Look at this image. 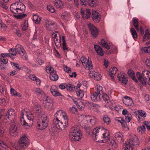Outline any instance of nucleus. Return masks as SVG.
<instances>
[{"label":"nucleus","mask_w":150,"mask_h":150,"mask_svg":"<svg viewBox=\"0 0 150 150\" xmlns=\"http://www.w3.org/2000/svg\"><path fill=\"white\" fill-rule=\"evenodd\" d=\"M53 123L57 128L64 130L68 124L67 116L62 111H58L54 115Z\"/></svg>","instance_id":"nucleus-1"},{"label":"nucleus","mask_w":150,"mask_h":150,"mask_svg":"<svg viewBox=\"0 0 150 150\" xmlns=\"http://www.w3.org/2000/svg\"><path fill=\"white\" fill-rule=\"evenodd\" d=\"M92 136L95 137L94 140L97 142L105 143L109 139V133L104 128L96 127L93 129Z\"/></svg>","instance_id":"nucleus-2"},{"label":"nucleus","mask_w":150,"mask_h":150,"mask_svg":"<svg viewBox=\"0 0 150 150\" xmlns=\"http://www.w3.org/2000/svg\"><path fill=\"white\" fill-rule=\"evenodd\" d=\"M97 120V119L94 116L88 115L86 116L83 118L82 123L84 127L87 129L89 127L96 125Z\"/></svg>","instance_id":"nucleus-3"},{"label":"nucleus","mask_w":150,"mask_h":150,"mask_svg":"<svg viewBox=\"0 0 150 150\" xmlns=\"http://www.w3.org/2000/svg\"><path fill=\"white\" fill-rule=\"evenodd\" d=\"M29 143V141L27 137L24 135L21 137L19 140L17 145L16 146L13 145L14 148L18 150H21L27 147Z\"/></svg>","instance_id":"nucleus-4"},{"label":"nucleus","mask_w":150,"mask_h":150,"mask_svg":"<svg viewBox=\"0 0 150 150\" xmlns=\"http://www.w3.org/2000/svg\"><path fill=\"white\" fill-rule=\"evenodd\" d=\"M48 123V120L47 115L41 116L37 121V128L40 130L45 129L47 127Z\"/></svg>","instance_id":"nucleus-5"},{"label":"nucleus","mask_w":150,"mask_h":150,"mask_svg":"<svg viewBox=\"0 0 150 150\" xmlns=\"http://www.w3.org/2000/svg\"><path fill=\"white\" fill-rule=\"evenodd\" d=\"M81 60L83 65L86 69L91 70L93 69V67L91 61L87 59V58L84 56L81 57Z\"/></svg>","instance_id":"nucleus-6"},{"label":"nucleus","mask_w":150,"mask_h":150,"mask_svg":"<svg viewBox=\"0 0 150 150\" xmlns=\"http://www.w3.org/2000/svg\"><path fill=\"white\" fill-rule=\"evenodd\" d=\"M16 47L17 54H20L23 59H27V55L23 47L21 45L18 44L16 46Z\"/></svg>","instance_id":"nucleus-7"},{"label":"nucleus","mask_w":150,"mask_h":150,"mask_svg":"<svg viewBox=\"0 0 150 150\" xmlns=\"http://www.w3.org/2000/svg\"><path fill=\"white\" fill-rule=\"evenodd\" d=\"M16 122L14 120H11L10 124L9 133L12 136H16L18 134Z\"/></svg>","instance_id":"nucleus-8"},{"label":"nucleus","mask_w":150,"mask_h":150,"mask_svg":"<svg viewBox=\"0 0 150 150\" xmlns=\"http://www.w3.org/2000/svg\"><path fill=\"white\" fill-rule=\"evenodd\" d=\"M46 29L49 31H53L56 27V24L55 22L50 19H47L45 21Z\"/></svg>","instance_id":"nucleus-9"},{"label":"nucleus","mask_w":150,"mask_h":150,"mask_svg":"<svg viewBox=\"0 0 150 150\" xmlns=\"http://www.w3.org/2000/svg\"><path fill=\"white\" fill-rule=\"evenodd\" d=\"M88 26L92 35L94 38H96L97 36L98 32L97 28L91 23L88 24Z\"/></svg>","instance_id":"nucleus-10"},{"label":"nucleus","mask_w":150,"mask_h":150,"mask_svg":"<svg viewBox=\"0 0 150 150\" xmlns=\"http://www.w3.org/2000/svg\"><path fill=\"white\" fill-rule=\"evenodd\" d=\"M82 137L81 133L70 134L69 138L72 142H76L80 141Z\"/></svg>","instance_id":"nucleus-11"},{"label":"nucleus","mask_w":150,"mask_h":150,"mask_svg":"<svg viewBox=\"0 0 150 150\" xmlns=\"http://www.w3.org/2000/svg\"><path fill=\"white\" fill-rule=\"evenodd\" d=\"M15 117V112L13 109H9L6 115L4 116L5 119H7L13 120Z\"/></svg>","instance_id":"nucleus-12"},{"label":"nucleus","mask_w":150,"mask_h":150,"mask_svg":"<svg viewBox=\"0 0 150 150\" xmlns=\"http://www.w3.org/2000/svg\"><path fill=\"white\" fill-rule=\"evenodd\" d=\"M17 14H20L24 12L26 9L25 6L22 2L17 1Z\"/></svg>","instance_id":"nucleus-13"},{"label":"nucleus","mask_w":150,"mask_h":150,"mask_svg":"<svg viewBox=\"0 0 150 150\" xmlns=\"http://www.w3.org/2000/svg\"><path fill=\"white\" fill-rule=\"evenodd\" d=\"M117 77L119 81L122 82L124 84H126L127 83L128 79L123 72H121L118 74Z\"/></svg>","instance_id":"nucleus-14"},{"label":"nucleus","mask_w":150,"mask_h":150,"mask_svg":"<svg viewBox=\"0 0 150 150\" xmlns=\"http://www.w3.org/2000/svg\"><path fill=\"white\" fill-rule=\"evenodd\" d=\"M34 112L36 115L41 117V116L46 115L45 112L43 111L40 105H37L35 106Z\"/></svg>","instance_id":"nucleus-15"},{"label":"nucleus","mask_w":150,"mask_h":150,"mask_svg":"<svg viewBox=\"0 0 150 150\" xmlns=\"http://www.w3.org/2000/svg\"><path fill=\"white\" fill-rule=\"evenodd\" d=\"M93 21L96 23H98L101 18V15L96 11L93 12L91 15Z\"/></svg>","instance_id":"nucleus-16"},{"label":"nucleus","mask_w":150,"mask_h":150,"mask_svg":"<svg viewBox=\"0 0 150 150\" xmlns=\"http://www.w3.org/2000/svg\"><path fill=\"white\" fill-rule=\"evenodd\" d=\"M50 90L51 93L54 96H62L55 86H52L51 87Z\"/></svg>","instance_id":"nucleus-17"},{"label":"nucleus","mask_w":150,"mask_h":150,"mask_svg":"<svg viewBox=\"0 0 150 150\" xmlns=\"http://www.w3.org/2000/svg\"><path fill=\"white\" fill-rule=\"evenodd\" d=\"M124 98L122 99L123 103L128 106H132L134 105V103L132 99L130 97L125 96Z\"/></svg>","instance_id":"nucleus-18"},{"label":"nucleus","mask_w":150,"mask_h":150,"mask_svg":"<svg viewBox=\"0 0 150 150\" xmlns=\"http://www.w3.org/2000/svg\"><path fill=\"white\" fill-rule=\"evenodd\" d=\"M101 95L100 93L95 92L91 96V98L92 101L95 102L100 101V100Z\"/></svg>","instance_id":"nucleus-19"},{"label":"nucleus","mask_w":150,"mask_h":150,"mask_svg":"<svg viewBox=\"0 0 150 150\" xmlns=\"http://www.w3.org/2000/svg\"><path fill=\"white\" fill-rule=\"evenodd\" d=\"M142 74L148 84L150 85V72L146 70H145L142 71Z\"/></svg>","instance_id":"nucleus-20"},{"label":"nucleus","mask_w":150,"mask_h":150,"mask_svg":"<svg viewBox=\"0 0 150 150\" xmlns=\"http://www.w3.org/2000/svg\"><path fill=\"white\" fill-rule=\"evenodd\" d=\"M94 48L97 54L101 56L104 55V51L101 47L99 45H95Z\"/></svg>","instance_id":"nucleus-21"},{"label":"nucleus","mask_w":150,"mask_h":150,"mask_svg":"<svg viewBox=\"0 0 150 150\" xmlns=\"http://www.w3.org/2000/svg\"><path fill=\"white\" fill-rule=\"evenodd\" d=\"M136 76L139 81L143 85L146 84V79H144L142 76V75L139 72L136 73Z\"/></svg>","instance_id":"nucleus-22"},{"label":"nucleus","mask_w":150,"mask_h":150,"mask_svg":"<svg viewBox=\"0 0 150 150\" xmlns=\"http://www.w3.org/2000/svg\"><path fill=\"white\" fill-rule=\"evenodd\" d=\"M130 142L131 144L132 145L136 146L139 145V140L138 138L135 135L132 137L130 140H128Z\"/></svg>","instance_id":"nucleus-23"},{"label":"nucleus","mask_w":150,"mask_h":150,"mask_svg":"<svg viewBox=\"0 0 150 150\" xmlns=\"http://www.w3.org/2000/svg\"><path fill=\"white\" fill-rule=\"evenodd\" d=\"M77 133H81L79 126L75 125L72 127L70 130V134H77Z\"/></svg>","instance_id":"nucleus-24"},{"label":"nucleus","mask_w":150,"mask_h":150,"mask_svg":"<svg viewBox=\"0 0 150 150\" xmlns=\"http://www.w3.org/2000/svg\"><path fill=\"white\" fill-rule=\"evenodd\" d=\"M17 1L15 3L12 4L10 6V11L13 13L17 14Z\"/></svg>","instance_id":"nucleus-25"},{"label":"nucleus","mask_w":150,"mask_h":150,"mask_svg":"<svg viewBox=\"0 0 150 150\" xmlns=\"http://www.w3.org/2000/svg\"><path fill=\"white\" fill-rule=\"evenodd\" d=\"M25 114H27V111L24 110H23L21 111V123L23 125L28 126V124L26 122L23 118V115H25Z\"/></svg>","instance_id":"nucleus-26"},{"label":"nucleus","mask_w":150,"mask_h":150,"mask_svg":"<svg viewBox=\"0 0 150 150\" xmlns=\"http://www.w3.org/2000/svg\"><path fill=\"white\" fill-rule=\"evenodd\" d=\"M128 75L131 77L132 79L136 83L138 82L135 76V73L132 70H129L127 72Z\"/></svg>","instance_id":"nucleus-27"},{"label":"nucleus","mask_w":150,"mask_h":150,"mask_svg":"<svg viewBox=\"0 0 150 150\" xmlns=\"http://www.w3.org/2000/svg\"><path fill=\"white\" fill-rule=\"evenodd\" d=\"M117 71V69L115 67H114L110 69L109 72V74L112 79H114V76L116 73V71Z\"/></svg>","instance_id":"nucleus-28"},{"label":"nucleus","mask_w":150,"mask_h":150,"mask_svg":"<svg viewBox=\"0 0 150 150\" xmlns=\"http://www.w3.org/2000/svg\"><path fill=\"white\" fill-rule=\"evenodd\" d=\"M49 77L51 80L54 81H57L58 79V75L55 72H51Z\"/></svg>","instance_id":"nucleus-29"},{"label":"nucleus","mask_w":150,"mask_h":150,"mask_svg":"<svg viewBox=\"0 0 150 150\" xmlns=\"http://www.w3.org/2000/svg\"><path fill=\"white\" fill-rule=\"evenodd\" d=\"M35 94L38 96H45V95L44 92L39 88H37L35 89Z\"/></svg>","instance_id":"nucleus-30"},{"label":"nucleus","mask_w":150,"mask_h":150,"mask_svg":"<svg viewBox=\"0 0 150 150\" xmlns=\"http://www.w3.org/2000/svg\"><path fill=\"white\" fill-rule=\"evenodd\" d=\"M62 40L63 42L62 44V49L65 51H68V47L67 46V44L65 39V37L64 36H62Z\"/></svg>","instance_id":"nucleus-31"},{"label":"nucleus","mask_w":150,"mask_h":150,"mask_svg":"<svg viewBox=\"0 0 150 150\" xmlns=\"http://www.w3.org/2000/svg\"><path fill=\"white\" fill-rule=\"evenodd\" d=\"M54 5L57 8H62L63 7V2L60 0H56L55 1Z\"/></svg>","instance_id":"nucleus-32"},{"label":"nucleus","mask_w":150,"mask_h":150,"mask_svg":"<svg viewBox=\"0 0 150 150\" xmlns=\"http://www.w3.org/2000/svg\"><path fill=\"white\" fill-rule=\"evenodd\" d=\"M125 150H132L133 145L131 144L130 142L128 141L125 143Z\"/></svg>","instance_id":"nucleus-33"},{"label":"nucleus","mask_w":150,"mask_h":150,"mask_svg":"<svg viewBox=\"0 0 150 150\" xmlns=\"http://www.w3.org/2000/svg\"><path fill=\"white\" fill-rule=\"evenodd\" d=\"M88 5L92 7H94L98 5L97 0H88Z\"/></svg>","instance_id":"nucleus-34"},{"label":"nucleus","mask_w":150,"mask_h":150,"mask_svg":"<svg viewBox=\"0 0 150 150\" xmlns=\"http://www.w3.org/2000/svg\"><path fill=\"white\" fill-rule=\"evenodd\" d=\"M9 57L12 58V56H15L16 54H17L16 50V47L14 48H11L9 50Z\"/></svg>","instance_id":"nucleus-35"},{"label":"nucleus","mask_w":150,"mask_h":150,"mask_svg":"<svg viewBox=\"0 0 150 150\" xmlns=\"http://www.w3.org/2000/svg\"><path fill=\"white\" fill-rule=\"evenodd\" d=\"M42 105L44 107L48 110L51 109L53 107V104L43 101Z\"/></svg>","instance_id":"nucleus-36"},{"label":"nucleus","mask_w":150,"mask_h":150,"mask_svg":"<svg viewBox=\"0 0 150 150\" xmlns=\"http://www.w3.org/2000/svg\"><path fill=\"white\" fill-rule=\"evenodd\" d=\"M61 37L60 35H59V39L56 38L54 40L55 44L56 46L58 48H59L62 44L61 43Z\"/></svg>","instance_id":"nucleus-37"},{"label":"nucleus","mask_w":150,"mask_h":150,"mask_svg":"<svg viewBox=\"0 0 150 150\" xmlns=\"http://www.w3.org/2000/svg\"><path fill=\"white\" fill-rule=\"evenodd\" d=\"M70 17V14L68 12L63 13L61 16V18L64 21L68 20Z\"/></svg>","instance_id":"nucleus-38"},{"label":"nucleus","mask_w":150,"mask_h":150,"mask_svg":"<svg viewBox=\"0 0 150 150\" xmlns=\"http://www.w3.org/2000/svg\"><path fill=\"white\" fill-rule=\"evenodd\" d=\"M11 64L13 68L19 71L21 69L20 65L19 64L12 62H11Z\"/></svg>","instance_id":"nucleus-39"},{"label":"nucleus","mask_w":150,"mask_h":150,"mask_svg":"<svg viewBox=\"0 0 150 150\" xmlns=\"http://www.w3.org/2000/svg\"><path fill=\"white\" fill-rule=\"evenodd\" d=\"M122 135L121 133L120 132H118L115 134V137L117 141L119 142H120L122 140Z\"/></svg>","instance_id":"nucleus-40"},{"label":"nucleus","mask_w":150,"mask_h":150,"mask_svg":"<svg viewBox=\"0 0 150 150\" xmlns=\"http://www.w3.org/2000/svg\"><path fill=\"white\" fill-rule=\"evenodd\" d=\"M33 20L35 23H38L41 20V18L38 15H34L33 16Z\"/></svg>","instance_id":"nucleus-41"},{"label":"nucleus","mask_w":150,"mask_h":150,"mask_svg":"<svg viewBox=\"0 0 150 150\" xmlns=\"http://www.w3.org/2000/svg\"><path fill=\"white\" fill-rule=\"evenodd\" d=\"M108 140H109L108 143L110 146L112 147L113 149H115L116 148L117 146V145L115 141L113 140H110L109 139Z\"/></svg>","instance_id":"nucleus-42"},{"label":"nucleus","mask_w":150,"mask_h":150,"mask_svg":"<svg viewBox=\"0 0 150 150\" xmlns=\"http://www.w3.org/2000/svg\"><path fill=\"white\" fill-rule=\"evenodd\" d=\"M103 121L104 123L108 125L109 124L110 120L108 117L107 115H103Z\"/></svg>","instance_id":"nucleus-43"},{"label":"nucleus","mask_w":150,"mask_h":150,"mask_svg":"<svg viewBox=\"0 0 150 150\" xmlns=\"http://www.w3.org/2000/svg\"><path fill=\"white\" fill-rule=\"evenodd\" d=\"M66 88L68 91H71L74 90V89H75V87L70 84H66Z\"/></svg>","instance_id":"nucleus-44"},{"label":"nucleus","mask_w":150,"mask_h":150,"mask_svg":"<svg viewBox=\"0 0 150 150\" xmlns=\"http://www.w3.org/2000/svg\"><path fill=\"white\" fill-rule=\"evenodd\" d=\"M146 128L145 126L142 125V126L139 127L137 129L138 132L141 134H142L145 130Z\"/></svg>","instance_id":"nucleus-45"},{"label":"nucleus","mask_w":150,"mask_h":150,"mask_svg":"<svg viewBox=\"0 0 150 150\" xmlns=\"http://www.w3.org/2000/svg\"><path fill=\"white\" fill-rule=\"evenodd\" d=\"M133 24L134 26L136 29L137 31L139 30V27H138V19H136L135 18H133Z\"/></svg>","instance_id":"nucleus-46"},{"label":"nucleus","mask_w":150,"mask_h":150,"mask_svg":"<svg viewBox=\"0 0 150 150\" xmlns=\"http://www.w3.org/2000/svg\"><path fill=\"white\" fill-rule=\"evenodd\" d=\"M103 98L105 102L109 103L110 101L108 96L105 93H103L102 95Z\"/></svg>","instance_id":"nucleus-47"},{"label":"nucleus","mask_w":150,"mask_h":150,"mask_svg":"<svg viewBox=\"0 0 150 150\" xmlns=\"http://www.w3.org/2000/svg\"><path fill=\"white\" fill-rule=\"evenodd\" d=\"M76 93L77 96L79 99L82 98L84 96V93L81 90L76 92Z\"/></svg>","instance_id":"nucleus-48"},{"label":"nucleus","mask_w":150,"mask_h":150,"mask_svg":"<svg viewBox=\"0 0 150 150\" xmlns=\"http://www.w3.org/2000/svg\"><path fill=\"white\" fill-rule=\"evenodd\" d=\"M86 14H84L83 15V18L84 19H88L90 17L91 13L89 9H87L86 11Z\"/></svg>","instance_id":"nucleus-49"},{"label":"nucleus","mask_w":150,"mask_h":150,"mask_svg":"<svg viewBox=\"0 0 150 150\" xmlns=\"http://www.w3.org/2000/svg\"><path fill=\"white\" fill-rule=\"evenodd\" d=\"M130 31L134 39H135L137 38V35L135 29L134 28H131L130 29Z\"/></svg>","instance_id":"nucleus-50"},{"label":"nucleus","mask_w":150,"mask_h":150,"mask_svg":"<svg viewBox=\"0 0 150 150\" xmlns=\"http://www.w3.org/2000/svg\"><path fill=\"white\" fill-rule=\"evenodd\" d=\"M69 110L70 112L73 113L74 114L77 113V109L75 107V105H73L72 107H70Z\"/></svg>","instance_id":"nucleus-51"},{"label":"nucleus","mask_w":150,"mask_h":150,"mask_svg":"<svg viewBox=\"0 0 150 150\" xmlns=\"http://www.w3.org/2000/svg\"><path fill=\"white\" fill-rule=\"evenodd\" d=\"M139 115L142 117H145L146 116V114L145 111L142 110H138Z\"/></svg>","instance_id":"nucleus-52"},{"label":"nucleus","mask_w":150,"mask_h":150,"mask_svg":"<svg viewBox=\"0 0 150 150\" xmlns=\"http://www.w3.org/2000/svg\"><path fill=\"white\" fill-rule=\"evenodd\" d=\"M126 122H129L132 119V115L129 113H128L125 115Z\"/></svg>","instance_id":"nucleus-53"},{"label":"nucleus","mask_w":150,"mask_h":150,"mask_svg":"<svg viewBox=\"0 0 150 150\" xmlns=\"http://www.w3.org/2000/svg\"><path fill=\"white\" fill-rule=\"evenodd\" d=\"M63 68L64 70L67 72L69 73H71V68L68 67L67 65H64Z\"/></svg>","instance_id":"nucleus-54"},{"label":"nucleus","mask_w":150,"mask_h":150,"mask_svg":"<svg viewBox=\"0 0 150 150\" xmlns=\"http://www.w3.org/2000/svg\"><path fill=\"white\" fill-rule=\"evenodd\" d=\"M142 51L143 52L145 53L150 52V46L146 47H144L142 49Z\"/></svg>","instance_id":"nucleus-55"},{"label":"nucleus","mask_w":150,"mask_h":150,"mask_svg":"<svg viewBox=\"0 0 150 150\" xmlns=\"http://www.w3.org/2000/svg\"><path fill=\"white\" fill-rule=\"evenodd\" d=\"M96 92L100 93V92L102 91L103 90L102 87L99 85H96Z\"/></svg>","instance_id":"nucleus-56"},{"label":"nucleus","mask_w":150,"mask_h":150,"mask_svg":"<svg viewBox=\"0 0 150 150\" xmlns=\"http://www.w3.org/2000/svg\"><path fill=\"white\" fill-rule=\"evenodd\" d=\"M27 116L28 119L29 120L33 121V115L31 113H29V115L28 114H25Z\"/></svg>","instance_id":"nucleus-57"},{"label":"nucleus","mask_w":150,"mask_h":150,"mask_svg":"<svg viewBox=\"0 0 150 150\" xmlns=\"http://www.w3.org/2000/svg\"><path fill=\"white\" fill-rule=\"evenodd\" d=\"M47 9L51 12L53 13L55 11L54 7L51 5H48L47 6Z\"/></svg>","instance_id":"nucleus-58"},{"label":"nucleus","mask_w":150,"mask_h":150,"mask_svg":"<svg viewBox=\"0 0 150 150\" xmlns=\"http://www.w3.org/2000/svg\"><path fill=\"white\" fill-rule=\"evenodd\" d=\"M12 96H18L17 92L11 86L10 90Z\"/></svg>","instance_id":"nucleus-59"},{"label":"nucleus","mask_w":150,"mask_h":150,"mask_svg":"<svg viewBox=\"0 0 150 150\" xmlns=\"http://www.w3.org/2000/svg\"><path fill=\"white\" fill-rule=\"evenodd\" d=\"M26 16V14L23 13L16 16H15L16 18L21 19L25 17Z\"/></svg>","instance_id":"nucleus-60"},{"label":"nucleus","mask_w":150,"mask_h":150,"mask_svg":"<svg viewBox=\"0 0 150 150\" xmlns=\"http://www.w3.org/2000/svg\"><path fill=\"white\" fill-rule=\"evenodd\" d=\"M44 101H46L47 103L53 104V100L50 97H47L46 100Z\"/></svg>","instance_id":"nucleus-61"},{"label":"nucleus","mask_w":150,"mask_h":150,"mask_svg":"<svg viewBox=\"0 0 150 150\" xmlns=\"http://www.w3.org/2000/svg\"><path fill=\"white\" fill-rule=\"evenodd\" d=\"M143 124L146 125L147 130L150 131V122L145 121L144 122Z\"/></svg>","instance_id":"nucleus-62"},{"label":"nucleus","mask_w":150,"mask_h":150,"mask_svg":"<svg viewBox=\"0 0 150 150\" xmlns=\"http://www.w3.org/2000/svg\"><path fill=\"white\" fill-rule=\"evenodd\" d=\"M101 76L100 74H99L98 73H96L95 76L94 77L95 80L99 81L101 79Z\"/></svg>","instance_id":"nucleus-63"},{"label":"nucleus","mask_w":150,"mask_h":150,"mask_svg":"<svg viewBox=\"0 0 150 150\" xmlns=\"http://www.w3.org/2000/svg\"><path fill=\"white\" fill-rule=\"evenodd\" d=\"M0 104L1 105L5 106L6 103L5 99L4 98H0Z\"/></svg>","instance_id":"nucleus-64"}]
</instances>
